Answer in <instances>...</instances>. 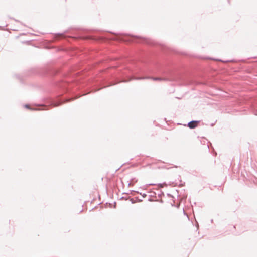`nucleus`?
<instances>
[{
    "instance_id": "nucleus-1",
    "label": "nucleus",
    "mask_w": 257,
    "mask_h": 257,
    "mask_svg": "<svg viewBox=\"0 0 257 257\" xmlns=\"http://www.w3.org/2000/svg\"><path fill=\"white\" fill-rule=\"evenodd\" d=\"M198 123L197 121H192L188 123V126L190 128H194L198 125Z\"/></svg>"
},
{
    "instance_id": "nucleus-2",
    "label": "nucleus",
    "mask_w": 257,
    "mask_h": 257,
    "mask_svg": "<svg viewBox=\"0 0 257 257\" xmlns=\"http://www.w3.org/2000/svg\"><path fill=\"white\" fill-rule=\"evenodd\" d=\"M83 210H81V211H80V212H83Z\"/></svg>"
}]
</instances>
